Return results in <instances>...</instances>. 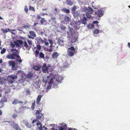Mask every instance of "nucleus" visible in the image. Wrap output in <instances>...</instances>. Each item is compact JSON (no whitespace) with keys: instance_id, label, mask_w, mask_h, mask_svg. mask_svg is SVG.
<instances>
[{"instance_id":"a878e982","label":"nucleus","mask_w":130,"mask_h":130,"mask_svg":"<svg viewBox=\"0 0 130 130\" xmlns=\"http://www.w3.org/2000/svg\"><path fill=\"white\" fill-rule=\"evenodd\" d=\"M33 75V74L31 72H29L28 73L27 75V77L28 78H31L32 77Z\"/></svg>"},{"instance_id":"ea45409f","label":"nucleus","mask_w":130,"mask_h":130,"mask_svg":"<svg viewBox=\"0 0 130 130\" xmlns=\"http://www.w3.org/2000/svg\"><path fill=\"white\" fill-rule=\"evenodd\" d=\"M27 42L28 44L29 45H32V42L31 40H27Z\"/></svg>"},{"instance_id":"6e6552de","label":"nucleus","mask_w":130,"mask_h":130,"mask_svg":"<svg viewBox=\"0 0 130 130\" xmlns=\"http://www.w3.org/2000/svg\"><path fill=\"white\" fill-rule=\"evenodd\" d=\"M17 78V75H11L8 76V80L9 81V83L12 84L14 82L13 80H13Z\"/></svg>"},{"instance_id":"c9c22d12","label":"nucleus","mask_w":130,"mask_h":130,"mask_svg":"<svg viewBox=\"0 0 130 130\" xmlns=\"http://www.w3.org/2000/svg\"><path fill=\"white\" fill-rule=\"evenodd\" d=\"M9 63L10 65L12 66L13 67H14L15 65L14 62L12 61H10L9 62Z\"/></svg>"},{"instance_id":"72a5a7b5","label":"nucleus","mask_w":130,"mask_h":130,"mask_svg":"<svg viewBox=\"0 0 130 130\" xmlns=\"http://www.w3.org/2000/svg\"><path fill=\"white\" fill-rule=\"evenodd\" d=\"M25 124L27 127L28 128H30L32 126L28 122L25 123Z\"/></svg>"},{"instance_id":"c85d7f7f","label":"nucleus","mask_w":130,"mask_h":130,"mask_svg":"<svg viewBox=\"0 0 130 130\" xmlns=\"http://www.w3.org/2000/svg\"><path fill=\"white\" fill-rule=\"evenodd\" d=\"M66 3L69 5H72L73 4V3L70 0H67L66 2Z\"/></svg>"},{"instance_id":"69168bd1","label":"nucleus","mask_w":130,"mask_h":130,"mask_svg":"<svg viewBox=\"0 0 130 130\" xmlns=\"http://www.w3.org/2000/svg\"><path fill=\"white\" fill-rule=\"evenodd\" d=\"M37 120H34L32 121V123H34L35 122H36Z\"/></svg>"},{"instance_id":"423d86ee","label":"nucleus","mask_w":130,"mask_h":130,"mask_svg":"<svg viewBox=\"0 0 130 130\" xmlns=\"http://www.w3.org/2000/svg\"><path fill=\"white\" fill-rule=\"evenodd\" d=\"M17 41L20 44H22V46L25 47L27 50H29L30 49L31 46L28 45L26 41H25L23 42L22 40H17Z\"/></svg>"},{"instance_id":"dca6fc26","label":"nucleus","mask_w":130,"mask_h":130,"mask_svg":"<svg viewBox=\"0 0 130 130\" xmlns=\"http://www.w3.org/2000/svg\"><path fill=\"white\" fill-rule=\"evenodd\" d=\"M80 19L81 21L80 22H81L82 24H84V25L86 24L87 20L86 18L85 17H84Z\"/></svg>"},{"instance_id":"6e6d98bb","label":"nucleus","mask_w":130,"mask_h":130,"mask_svg":"<svg viewBox=\"0 0 130 130\" xmlns=\"http://www.w3.org/2000/svg\"><path fill=\"white\" fill-rule=\"evenodd\" d=\"M40 112L38 110H37L36 112V115H39Z\"/></svg>"},{"instance_id":"412c9836","label":"nucleus","mask_w":130,"mask_h":130,"mask_svg":"<svg viewBox=\"0 0 130 130\" xmlns=\"http://www.w3.org/2000/svg\"><path fill=\"white\" fill-rule=\"evenodd\" d=\"M36 125L38 126L37 127L39 130H44L43 129H42V125L41 123H37Z\"/></svg>"},{"instance_id":"4468645a","label":"nucleus","mask_w":130,"mask_h":130,"mask_svg":"<svg viewBox=\"0 0 130 130\" xmlns=\"http://www.w3.org/2000/svg\"><path fill=\"white\" fill-rule=\"evenodd\" d=\"M82 24L81 22L79 20L77 21L76 22H75V29L76 30H78L79 29L80 25Z\"/></svg>"},{"instance_id":"338daca9","label":"nucleus","mask_w":130,"mask_h":130,"mask_svg":"<svg viewBox=\"0 0 130 130\" xmlns=\"http://www.w3.org/2000/svg\"><path fill=\"white\" fill-rule=\"evenodd\" d=\"M23 102L19 101L18 104H23Z\"/></svg>"},{"instance_id":"4d7b16f0","label":"nucleus","mask_w":130,"mask_h":130,"mask_svg":"<svg viewBox=\"0 0 130 130\" xmlns=\"http://www.w3.org/2000/svg\"><path fill=\"white\" fill-rule=\"evenodd\" d=\"M41 17L39 15H37V19H41Z\"/></svg>"},{"instance_id":"20e7f679","label":"nucleus","mask_w":130,"mask_h":130,"mask_svg":"<svg viewBox=\"0 0 130 130\" xmlns=\"http://www.w3.org/2000/svg\"><path fill=\"white\" fill-rule=\"evenodd\" d=\"M14 56H15L17 58V61H19L20 63H21L22 62V61L20 57L16 52L14 53H13L11 54L8 55L7 56V57L9 59H13L15 58Z\"/></svg>"},{"instance_id":"58836bf2","label":"nucleus","mask_w":130,"mask_h":130,"mask_svg":"<svg viewBox=\"0 0 130 130\" xmlns=\"http://www.w3.org/2000/svg\"><path fill=\"white\" fill-rule=\"evenodd\" d=\"M70 24L71 26H72L73 27H74V28H75V22H72L70 23Z\"/></svg>"},{"instance_id":"a19ab883","label":"nucleus","mask_w":130,"mask_h":130,"mask_svg":"<svg viewBox=\"0 0 130 130\" xmlns=\"http://www.w3.org/2000/svg\"><path fill=\"white\" fill-rule=\"evenodd\" d=\"M99 32V31L98 30L96 29L94 30V31L93 33L94 34H98Z\"/></svg>"},{"instance_id":"1a4fd4ad","label":"nucleus","mask_w":130,"mask_h":130,"mask_svg":"<svg viewBox=\"0 0 130 130\" xmlns=\"http://www.w3.org/2000/svg\"><path fill=\"white\" fill-rule=\"evenodd\" d=\"M50 67V66H47L46 63H44L42 68L43 72V73H48V70Z\"/></svg>"},{"instance_id":"2eb2a0df","label":"nucleus","mask_w":130,"mask_h":130,"mask_svg":"<svg viewBox=\"0 0 130 130\" xmlns=\"http://www.w3.org/2000/svg\"><path fill=\"white\" fill-rule=\"evenodd\" d=\"M58 43L59 45L61 46H63L64 45V41L62 39L60 38L58 39Z\"/></svg>"},{"instance_id":"4c0bfd02","label":"nucleus","mask_w":130,"mask_h":130,"mask_svg":"<svg viewBox=\"0 0 130 130\" xmlns=\"http://www.w3.org/2000/svg\"><path fill=\"white\" fill-rule=\"evenodd\" d=\"M53 22L55 24H56L57 22L56 21V18L55 17L51 18Z\"/></svg>"},{"instance_id":"a211bd4d","label":"nucleus","mask_w":130,"mask_h":130,"mask_svg":"<svg viewBox=\"0 0 130 130\" xmlns=\"http://www.w3.org/2000/svg\"><path fill=\"white\" fill-rule=\"evenodd\" d=\"M75 52V51H72L69 50H68L67 51L68 55L70 57L73 56Z\"/></svg>"},{"instance_id":"de8ad7c7","label":"nucleus","mask_w":130,"mask_h":130,"mask_svg":"<svg viewBox=\"0 0 130 130\" xmlns=\"http://www.w3.org/2000/svg\"><path fill=\"white\" fill-rule=\"evenodd\" d=\"M41 118V116H40L39 115H37L36 116V118L37 120L40 119Z\"/></svg>"},{"instance_id":"7ed1b4c3","label":"nucleus","mask_w":130,"mask_h":130,"mask_svg":"<svg viewBox=\"0 0 130 130\" xmlns=\"http://www.w3.org/2000/svg\"><path fill=\"white\" fill-rule=\"evenodd\" d=\"M82 11L84 12H86V15L87 18L89 19L92 18V17L90 14H92L94 12V11L92 8L89 6L88 7L86 6H84L82 9Z\"/></svg>"},{"instance_id":"5701e85b","label":"nucleus","mask_w":130,"mask_h":130,"mask_svg":"<svg viewBox=\"0 0 130 130\" xmlns=\"http://www.w3.org/2000/svg\"><path fill=\"white\" fill-rule=\"evenodd\" d=\"M64 20L65 22L68 23L70 20V19L69 17L66 16L64 17Z\"/></svg>"},{"instance_id":"f03ea898","label":"nucleus","mask_w":130,"mask_h":130,"mask_svg":"<svg viewBox=\"0 0 130 130\" xmlns=\"http://www.w3.org/2000/svg\"><path fill=\"white\" fill-rule=\"evenodd\" d=\"M36 47H34L32 48V50L36 57H37L39 54V56L40 58L44 59L45 58L44 54L42 52L39 53V50H41V46L39 44L36 45Z\"/></svg>"},{"instance_id":"5fc2aeb1","label":"nucleus","mask_w":130,"mask_h":130,"mask_svg":"<svg viewBox=\"0 0 130 130\" xmlns=\"http://www.w3.org/2000/svg\"><path fill=\"white\" fill-rule=\"evenodd\" d=\"M15 44H14L12 42L10 43V45L12 48H14L15 47Z\"/></svg>"},{"instance_id":"a18cd8bd","label":"nucleus","mask_w":130,"mask_h":130,"mask_svg":"<svg viewBox=\"0 0 130 130\" xmlns=\"http://www.w3.org/2000/svg\"><path fill=\"white\" fill-rule=\"evenodd\" d=\"M24 10L26 13H27L28 11V9L27 7L26 6H25Z\"/></svg>"},{"instance_id":"f257e3e1","label":"nucleus","mask_w":130,"mask_h":130,"mask_svg":"<svg viewBox=\"0 0 130 130\" xmlns=\"http://www.w3.org/2000/svg\"><path fill=\"white\" fill-rule=\"evenodd\" d=\"M53 74L50 73L49 75L47 76V80H49V78L51 79L49 82V84L52 86V84L54 87L57 86V85L61 83V81L63 80V77L61 76H58L56 77V79L52 78Z\"/></svg>"},{"instance_id":"6ab92c4d","label":"nucleus","mask_w":130,"mask_h":130,"mask_svg":"<svg viewBox=\"0 0 130 130\" xmlns=\"http://www.w3.org/2000/svg\"><path fill=\"white\" fill-rule=\"evenodd\" d=\"M63 124H64V125H63L62 127L60 126L59 127V130H64V129L65 130L66 129L67 127V125L66 124L62 123L61 125H63Z\"/></svg>"},{"instance_id":"e2e57ef3","label":"nucleus","mask_w":130,"mask_h":130,"mask_svg":"<svg viewBox=\"0 0 130 130\" xmlns=\"http://www.w3.org/2000/svg\"><path fill=\"white\" fill-rule=\"evenodd\" d=\"M93 24H97L98 22L97 21H94L93 22Z\"/></svg>"},{"instance_id":"f8f14e48","label":"nucleus","mask_w":130,"mask_h":130,"mask_svg":"<svg viewBox=\"0 0 130 130\" xmlns=\"http://www.w3.org/2000/svg\"><path fill=\"white\" fill-rule=\"evenodd\" d=\"M70 38L71 39V42L72 43H73L77 40L78 38V36L75 34L71 36Z\"/></svg>"},{"instance_id":"ddd939ff","label":"nucleus","mask_w":130,"mask_h":130,"mask_svg":"<svg viewBox=\"0 0 130 130\" xmlns=\"http://www.w3.org/2000/svg\"><path fill=\"white\" fill-rule=\"evenodd\" d=\"M59 56V54L57 52H54L52 55V57L53 59H57Z\"/></svg>"},{"instance_id":"c756f323","label":"nucleus","mask_w":130,"mask_h":130,"mask_svg":"<svg viewBox=\"0 0 130 130\" xmlns=\"http://www.w3.org/2000/svg\"><path fill=\"white\" fill-rule=\"evenodd\" d=\"M40 22L41 25L43 24L44 22H46V21L45 20L44 18H41L40 20Z\"/></svg>"},{"instance_id":"f3484780","label":"nucleus","mask_w":130,"mask_h":130,"mask_svg":"<svg viewBox=\"0 0 130 130\" xmlns=\"http://www.w3.org/2000/svg\"><path fill=\"white\" fill-rule=\"evenodd\" d=\"M36 40H37L38 44H40L41 43H43L44 42L41 37H38Z\"/></svg>"},{"instance_id":"bb28decb","label":"nucleus","mask_w":130,"mask_h":130,"mask_svg":"<svg viewBox=\"0 0 130 130\" xmlns=\"http://www.w3.org/2000/svg\"><path fill=\"white\" fill-rule=\"evenodd\" d=\"M3 103H4V102H6L7 101V99L6 98L5 96H4L3 97L0 101Z\"/></svg>"},{"instance_id":"37998d69","label":"nucleus","mask_w":130,"mask_h":130,"mask_svg":"<svg viewBox=\"0 0 130 130\" xmlns=\"http://www.w3.org/2000/svg\"><path fill=\"white\" fill-rule=\"evenodd\" d=\"M6 51V50L5 48H3L1 52L2 54H4Z\"/></svg>"},{"instance_id":"7c9ffc66","label":"nucleus","mask_w":130,"mask_h":130,"mask_svg":"<svg viewBox=\"0 0 130 130\" xmlns=\"http://www.w3.org/2000/svg\"><path fill=\"white\" fill-rule=\"evenodd\" d=\"M19 100L17 99H15L12 102V104H13L15 105L18 104Z\"/></svg>"},{"instance_id":"13d9d810","label":"nucleus","mask_w":130,"mask_h":130,"mask_svg":"<svg viewBox=\"0 0 130 130\" xmlns=\"http://www.w3.org/2000/svg\"><path fill=\"white\" fill-rule=\"evenodd\" d=\"M44 44L45 45L47 46H48L49 44V43L48 42H46V41L44 42Z\"/></svg>"},{"instance_id":"8fccbe9b","label":"nucleus","mask_w":130,"mask_h":130,"mask_svg":"<svg viewBox=\"0 0 130 130\" xmlns=\"http://www.w3.org/2000/svg\"><path fill=\"white\" fill-rule=\"evenodd\" d=\"M4 103L0 101V108H2L4 106Z\"/></svg>"},{"instance_id":"e433bc0d","label":"nucleus","mask_w":130,"mask_h":130,"mask_svg":"<svg viewBox=\"0 0 130 130\" xmlns=\"http://www.w3.org/2000/svg\"><path fill=\"white\" fill-rule=\"evenodd\" d=\"M31 26V25L28 24L27 25H24L23 26V27L24 28H25L26 29L27 28H30Z\"/></svg>"},{"instance_id":"473e14b6","label":"nucleus","mask_w":130,"mask_h":130,"mask_svg":"<svg viewBox=\"0 0 130 130\" xmlns=\"http://www.w3.org/2000/svg\"><path fill=\"white\" fill-rule=\"evenodd\" d=\"M62 10L67 13H70L69 10L68 9H67L66 8H63L62 9Z\"/></svg>"},{"instance_id":"393cba45","label":"nucleus","mask_w":130,"mask_h":130,"mask_svg":"<svg viewBox=\"0 0 130 130\" xmlns=\"http://www.w3.org/2000/svg\"><path fill=\"white\" fill-rule=\"evenodd\" d=\"M33 68L36 71H38L40 69V67L39 66H35L33 67Z\"/></svg>"},{"instance_id":"cd10ccee","label":"nucleus","mask_w":130,"mask_h":130,"mask_svg":"<svg viewBox=\"0 0 130 130\" xmlns=\"http://www.w3.org/2000/svg\"><path fill=\"white\" fill-rule=\"evenodd\" d=\"M1 30L2 31L5 33H7L8 32V31H10V29L9 28H7L6 29H1Z\"/></svg>"},{"instance_id":"9b49d317","label":"nucleus","mask_w":130,"mask_h":130,"mask_svg":"<svg viewBox=\"0 0 130 130\" xmlns=\"http://www.w3.org/2000/svg\"><path fill=\"white\" fill-rule=\"evenodd\" d=\"M29 32L30 35H28V37L29 39H34V37H36V36L35 32L34 31H30Z\"/></svg>"},{"instance_id":"0e129e2a","label":"nucleus","mask_w":130,"mask_h":130,"mask_svg":"<svg viewBox=\"0 0 130 130\" xmlns=\"http://www.w3.org/2000/svg\"><path fill=\"white\" fill-rule=\"evenodd\" d=\"M22 109H25L26 108V106H22L21 107Z\"/></svg>"},{"instance_id":"774afa93","label":"nucleus","mask_w":130,"mask_h":130,"mask_svg":"<svg viewBox=\"0 0 130 130\" xmlns=\"http://www.w3.org/2000/svg\"><path fill=\"white\" fill-rule=\"evenodd\" d=\"M50 130H57V129H55L54 128H52Z\"/></svg>"},{"instance_id":"09e8293b","label":"nucleus","mask_w":130,"mask_h":130,"mask_svg":"<svg viewBox=\"0 0 130 130\" xmlns=\"http://www.w3.org/2000/svg\"><path fill=\"white\" fill-rule=\"evenodd\" d=\"M60 28L62 30H64L66 28V27L63 25H61L60 26Z\"/></svg>"},{"instance_id":"f704fd0d","label":"nucleus","mask_w":130,"mask_h":130,"mask_svg":"<svg viewBox=\"0 0 130 130\" xmlns=\"http://www.w3.org/2000/svg\"><path fill=\"white\" fill-rule=\"evenodd\" d=\"M68 50L71 51H75V49L73 47H71L70 48H69L68 49Z\"/></svg>"},{"instance_id":"4be33fe9","label":"nucleus","mask_w":130,"mask_h":130,"mask_svg":"<svg viewBox=\"0 0 130 130\" xmlns=\"http://www.w3.org/2000/svg\"><path fill=\"white\" fill-rule=\"evenodd\" d=\"M97 14L98 17H100L103 14V12L101 10H99L97 12Z\"/></svg>"},{"instance_id":"b1692460","label":"nucleus","mask_w":130,"mask_h":130,"mask_svg":"<svg viewBox=\"0 0 130 130\" xmlns=\"http://www.w3.org/2000/svg\"><path fill=\"white\" fill-rule=\"evenodd\" d=\"M72 14H73L74 17L75 18H76L78 17L79 15L77 11H75L74 12H72Z\"/></svg>"},{"instance_id":"052dcab7","label":"nucleus","mask_w":130,"mask_h":130,"mask_svg":"<svg viewBox=\"0 0 130 130\" xmlns=\"http://www.w3.org/2000/svg\"><path fill=\"white\" fill-rule=\"evenodd\" d=\"M26 92L27 94H30V91L29 90H27L26 91Z\"/></svg>"},{"instance_id":"3c124183","label":"nucleus","mask_w":130,"mask_h":130,"mask_svg":"<svg viewBox=\"0 0 130 130\" xmlns=\"http://www.w3.org/2000/svg\"><path fill=\"white\" fill-rule=\"evenodd\" d=\"M48 41L49 43L51 44L50 46H52V44H53V43L52 40L51 39H49L48 40Z\"/></svg>"},{"instance_id":"9d476101","label":"nucleus","mask_w":130,"mask_h":130,"mask_svg":"<svg viewBox=\"0 0 130 130\" xmlns=\"http://www.w3.org/2000/svg\"><path fill=\"white\" fill-rule=\"evenodd\" d=\"M74 32L73 29L71 28H70L69 31H67V32L68 38L70 37L71 36L75 34L74 33Z\"/></svg>"},{"instance_id":"603ef678","label":"nucleus","mask_w":130,"mask_h":130,"mask_svg":"<svg viewBox=\"0 0 130 130\" xmlns=\"http://www.w3.org/2000/svg\"><path fill=\"white\" fill-rule=\"evenodd\" d=\"M13 42L15 44V45H17L18 46H20V45L19 44H20L18 42H18H17L16 41H13Z\"/></svg>"},{"instance_id":"aec40b11","label":"nucleus","mask_w":130,"mask_h":130,"mask_svg":"<svg viewBox=\"0 0 130 130\" xmlns=\"http://www.w3.org/2000/svg\"><path fill=\"white\" fill-rule=\"evenodd\" d=\"M42 97V95H38L36 103L37 104H39V103L41 100V98Z\"/></svg>"},{"instance_id":"49530a36","label":"nucleus","mask_w":130,"mask_h":130,"mask_svg":"<svg viewBox=\"0 0 130 130\" xmlns=\"http://www.w3.org/2000/svg\"><path fill=\"white\" fill-rule=\"evenodd\" d=\"M17 116V115L15 113H13L12 116L13 118L14 119H15Z\"/></svg>"},{"instance_id":"0eeeda50","label":"nucleus","mask_w":130,"mask_h":130,"mask_svg":"<svg viewBox=\"0 0 130 130\" xmlns=\"http://www.w3.org/2000/svg\"><path fill=\"white\" fill-rule=\"evenodd\" d=\"M10 123L12 127L15 130H21L18 124L15 122L14 121H11Z\"/></svg>"},{"instance_id":"c03bdc74","label":"nucleus","mask_w":130,"mask_h":130,"mask_svg":"<svg viewBox=\"0 0 130 130\" xmlns=\"http://www.w3.org/2000/svg\"><path fill=\"white\" fill-rule=\"evenodd\" d=\"M76 9V8L75 6H74L72 8V12H74L75 11Z\"/></svg>"},{"instance_id":"680f3d73","label":"nucleus","mask_w":130,"mask_h":130,"mask_svg":"<svg viewBox=\"0 0 130 130\" xmlns=\"http://www.w3.org/2000/svg\"><path fill=\"white\" fill-rule=\"evenodd\" d=\"M11 52H13L14 51H17L16 50L14 49H11Z\"/></svg>"},{"instance_id":"2f4dec72","label":"nucleus","mask_w":130,"mask_h":130,"mask_svg":"<svg viewBox=\"0 0 130 130\" xmlns=\"http://www.w3.org/2000/svg\"><path fill=\"white\" fill-rule=\"evenodd\" d=\"M35 103L36 102L35 101H34V102L32 103V106L31 107V108L32 110H34L35 109Z\"/></svg>"},{"instance_id":"79ce46f5","label":"nucleus","mask_w":130,"mask_h":130,"mask_svg":"<svg viewBox=\"0 0 130 130\" xmlns=\"http://www.w3.org/2000/svg\"><path fill=\"white\" fill-rule=\"evenodd\" d=\"M29 9L30 10H31L34 12L35 11V10L34 7H31V6H29Z\"/></svg>"},{"instance_id":"bf43d9fd","label":"nucleus","mask_w":130,"mask_h":130,"mask_svg":"<svg viewBox=\"0 0 130 130\" xmlns=\"http://www.w3.org/2000/svg\"><path fill=\"white\" fill-rule=\"evenodd\" d=\"M92 26V24H90V25H89L88 26V28H90Z\"/></svg>"},{"instance_id":"39448f33","label":"nucleus","mask_w":130,"mask_h":130,"mask_svg":"<svg viewBox=\"0 0 130 130\" xmlns=\"http://www.w3.org/2000/svg\"><path fill=\"white\" fill-rule=\"evenodd\" d=\"M19 74V75L21 76V77L19 80V82L20 83L23 82L25 80V74L23 71L21 70H19L18 71L17 74Z\"/></svg>"},{"instance_id":"864d4df0","label":"nucleus","mask_w":130,"mask_h":130,"mask_svg":"<svg viewBox=\"0 0 130 130\" xmlns=\"http://www.w3.org/2000/svg\"><path fill=\"white\" fill-rule=\"evenodd\" d=\"M15 30L14 29H10V31L11 33L13 34H15V33L13 32H12V31H14Z\"/></svg>"}]
</instances>
